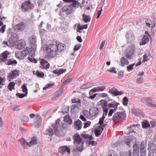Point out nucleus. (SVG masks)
Returning <instances> with one entry per match:
<instances>
[{
    "label": "nucleus",
    "instance_id": "58836bf2",
    "mask_svg": "<svg viewBox=\"0 0 156 156\" xmlns=\"http://www.w3.org/2000/svg\"><path fill=\"white\" fill-rule=\"evenodd\" d=\"M142 126L143 128L146 129L150 127V125L149 122L147 120H144L142 122Z\"/></svg>",
    "mask_w": 156,
    "mask_h": 156
},
{
    "label": "nucleus",
    "instance_id": "ddd939ff",
    "mask_svg": "<svg viewBox=\"0 0 156 156\" xmlns=\"http://www.w3.org/2000/svg\"><path fill=\"white\" fill-rule=\"evenodd\" d=\"M56 44H49L48 47H46L45 48V51H48L49 50L53 51H55V54H57V43L55 42Z\"/></svg>",
    "mask_w": 156,
    "mask_h": 156
},
{
    "label": "nucleus",
    "instance_id": "7c9ffc66",
    "mask_svg": "<svg viewBox=\"0 0 156 156\" xmlns=\"http://www.w3.org/2000/svg\"><path fill=\"white\" fill-rule=\"evenodd\" d=\"M37 139L36 137L34 136L32 137L30 141L29 142L30 147L32 146L37 144Z\"/></svg>",
    "mask_w": 156,
    "mask_h": 156
},
{
    "label": "nucleus",
    "instance_id": "3c124183",
    "mask_svg": "<svg viewBox=\"0 0 156 156\" xmlns=\"http://www.w3.org/2000/svg\"><path fill=\"white\" fill-rule=\"evenodd\" d=\"M36 75L37 76L43 78L44 76V74L43 73L39 71L38 70H37L36 73Z\"/></svg>",
    "mask_w": 156,
    "mask_h": 156
},
{
    "label": "nucleus",
    "instance_id": "4d7b16f0",
    "mask_svg": "<svg viewBox=\"0 0 156 156\" xmlns=\"http://www.w3.org/2000/svg\"><path fill=\"white\" fill-rule=\"evenodd\" d=\"M56 55V54H55V51L50 50L48 52V56L50 58H51L54 56V55Z\"/></svg>",
    "mask_w": 156,
    "mask_h": 156
},
{
    "label": "nucleus",
    "instance_id": "6e6d98bb",
    "mask_svg": "<svg viewBox=\"0 0 156 156\" xmlns=\"http://www.w3.org/2000/svg\"><path fill=\"white\" fill-rule=\"evenodd\" d=\"M140 156H146L147 155V149L144 150H140Z\"/></svg>",
    "mask_w": 156,
    "mask_h": 156
},
{
    "label": "nucleus",
    "instance_id": "423d86ee",
    "mask_svg": "<svg viewBox=\"0 0 156 156\" xmlns=\"http://www.w3.org/2000/svg\"><path fill=\"white\" fill-rule=\"evenodd\" d=\"M31 3L30 0H27L22 3L21 5V8L23 12H27L31 9Z\"/></svg>",
    "mask_w": 156,
    "mask_h": 156
},
{
    "label": "nucleus",
    "instance_id": "864d4df0",
    "mask_svg": "<svg viewBox=\"0 0 156 156\" xmlns=\"http://www.w3.org/2000/svg\"><path fill=\"white\" fill-rule=\"evenodd\" d=\"M146 104L148 107H156V104H153L152 103L148 102H146Z\"/></svg>",
    "mask_w": 156,
    "mask_h": 156
},
{
    "label": "nucleus",
    "instance_id": "c85d7f7f",
    "mask_svg": "<svg viewBox=\"0 0 156 156\" xmlns=\"http://www.w3.org/2000/svg\"><path fill=\"white\" fill-rule=\"evenodd\" d=\"M107 100H101L98 102V105L101 106L103 109L107 108L108 106Z\"/></svg>",
    "mask_w": 156,
    "mask_h": 156
},
{
    "label": "nucleus",
    "instance_id": "dca6fc26",
    "mask_svg": "<svg viewBox=\"0 0 156 156\" xmlns=\"http://www.w3.org/2000/svg\"><path fill=\"white\" fill-rule=\"evenodd\" d=\"M37 39L35 36L33 35L31 36L30 38V47L34 48H37V44H36Z\"/></svg>",
    "mask_w": 156,
    "mask_h": 156
},
{
    "label": "nucleus",
    "instance_id": "0eeeda50",
    "mask_svg": "<svg viewBox=\"0 0 156 156\" xmlns=\"http://www.w3.org/2000/svg\"><path fill=\"white\" fill-rule=\"evenodd\" d=\"M62 12L65 13L67 16L71 14L73 11V8L69 5H67L64 6L62 8Z\"/></svg>",
    "mask_w": 156,
    "mask_h": 156
},
{
    "label": "nucleus",
    "instance_id": "4be33fe9",
    "mask_svg": "<svg viewBox=\"0 0 156 156\" xmlns=\"http://www.w3.org/2000/svg\"><path fill=\"white\" fill-rule=\"evenodd\" d=\"M28 49L29 48L26 47L23 50H22L20 55V56L18 57V58L20 59H22L24 58L29 53Z\"/></svg>",
    "mask_w": 156,
    "mask_h": 156
},
{
    "label": "nucleus",
    "instance_id": "603ef678",
    "mask_svg": "<svg viewBox=\"0 0 156 156\" xmlns=\"http://www.w3.org/2000/svg\"><path fill=\"white\" fill-rule=\"evenodd\" d=\"M128 99L126 97H124L122 100L123 105L125 106H126L128 104Z\"/></svg>",
    "mask_w": 156,
    "mask_h": 156
},
{
    "label": "nucleus",
    "instance_id": "cd10ccee",
    "mask_svg": "<svg viewBox=\"0 0 156 156\" xmlns=\"http://www.w3.org/2000/svg\"><path fill=\"white\" fill-rule=\"evenodd\" d=\"M119 105V103L114 101L112 102L109 103L108 105V106L107 108L109 109L110 108H114V109H115V110H116L117 106Z\"/></svg>",
    "mask_w": 156,
    "mask_h": 156
},
{
    "label": "nucleus",
    "instance_id": "9d476101",
    "mask_svg": "<svg viewBox=\"0 0 156 156\" xmlns=\"http://www.w3.org/2000/svg\"><path fill=\"white\" fill-rule=\"evenodd\" d=\"M144 22L146 26L148 28H154L156 25L155 21L152 20L149 18L145 19H144Z\"/></svg>",
    "mask_w": 156,
    "mask_h": 156
},
{
    "label": "nucleus",
    "instance_id": "680f3d73",
    "mask_svg": "<svg viewBox=\"0 0 156 156\" xmlns=\"http://www.w3.org/2000/svg\"><path fill=\"white\" fill-rule=\"evenodd\" d=\"M101 133V132L100 131V130L98 129H96L95 130L94 133L95 136L96 137L99 136Z\"/></svg>",
    "mask_w": 156,
    "mask_h": 156
},
{
    "label": "nucleus",
    "instance_id": "f03ea898",
    "mask_svg": "<svg viewBox=\"0 0 156 156\" xmlns=\"http://www.w3.org/2000/svg\"><path fill=\"white\" fill-rule=\"evenodd\" d=\"M74 143L77 144L76 148L78 151L81 152L83 149V145L84 141L80 135L77 133L75 134L73 136Z\"/></svg>",
    "mask_w": 156,
    "mask_h": 156
},
{
    "label": "nucleus",
    "instance_id": "6ab92c4d",
    "mask_svg": "<svg viewBox=\"0 0 156 156\" xmlns=\"http://www.w3.org/2000/svg\"><path fill=\"white\" fill-rule=\"evenodd\" d=\"M148 150H150L151 154L156 153V146L154 143H150L148 144ZM150 154V153H149L148 154Z\"/></svg>",
    "mask_w": 156,
    "mask_h": 156
},
{
    "label": "nucleus",
    "instance_id": "aec40b11",
    "mask_svg": "<svg viewBox=\"0 0 156 156\" xmlns=\"http://www.w3.org/2000/svg\"><path fill=\"white\" fill-rule=\"evenodd\" d=\"M19 141L24 149L28 148L27 147H30L29 143L24 138H22L19 140Z\"/></svg>",
    "mask_w": 156,
    "mask_h": 156
},
{
    "label": "nucleus",
    "instance_id": "e2e57ef3",
    "mask_svg": "<svg viewBox=\"0 0 156 156\" xmlns=\"http://www.w3.org/2000/svg\"><path fill=\"white\" fill-rule=\"evenodd\" d=\"M107 71L109 72L110 73H117L114 67H111L110 69H108Z\"/></svg>",
    "mask_w": 156,
    "mask_h": 156
},
{
    "label": "nucleus",
    "instance_id": "f257e3e1",
    "mask_svg": "<svg viewBox=\"0 0 156 156\" xmlns=\"http://www.w3.org/2000/svg\"><path fill=\"white\" fill-rule=\"evenodd\" d=\"M60 119H58L56 121L55 124H53L52 125L55 134L58 136H62L63 135L61 128L65 129L70 125L64 121L61 122L60 124Z\"/></svg>",
    "mask_w": 156,
    "mask_h": 156
},
{
    "label": "nucleus",
    "instance_id": "b1692460",
    "mask_svg": "<svg viewBox=\"0 0 156 156\" xmlns=\"http://www.w3.org/2000/svg\"><path fill=\"white\" fill-rule=\"evenodd\" d=\"M25 45V41L23 40H21L18 41L16 46L17 48L21 49L23 48Z\"/></svg>",
    "mask_w": 156,
    "mask_h": 156
},
{
    "label": "nucleus",
    "instance_id": "c756f323",
    "mask_svg": "<svg viewBox=\"0 0 156 156\" xmlns=\"http://www.w3.org/2000/svg\"><path fill=\"white\" fill-rule=\"evenodd\" d=\"M149 40V37L148 36L146 35H144L141 42L140 43V45H143L146 44L148 42Z\"/></svg>",
    "mask_w": 156,
    "mask_h": 156
},
{
    "label": "nucleus",
    "instance_id": "a878e982",
    "mask_svg": "<svg viewBox=\"0 0 156 156\" xmlns=\"http://www.w3.org/2000/svg\"><path fill=\"white\" fill-rule=\"evenodd\" d=\"M82 126V122L79 119L75 121L74 123V127L77 130H80L81 129Z\"/></svg>",
    "mask_w": 156,
    "mask_h": 156
},
{
    "label": "nucleus",
    "instance_id": "49530a36",
    "mask_svg": "<svg viewBox=\"0 0 156 156\" xmlns=\"http://www.w3.org/2000/svg\"><path fill=\"white\" fill-rule=\"evenodd\" d=\"M92 83H88L85 84L81 86L80 87L81 89H85L88 88L92 86Z\"/></svg>",
    "mask_w": 156,
    "mask_h": 156
},
{
    "label": "nucleus",
    "instance_id": "69168bd1",
    "mask_svg": "<svg viewBox=\"0 0 156 156\" xmlns=\"http://www.w3.org/2000/svg\"><path fill=\"white\" fill-rule=\"evenodd\" d=\"M73 103H78L79 105H80V102H81L80 100L79 99H74L72 101Z\"/></svg>",
    "mask_w": 156,
    "mask_h": 156
},
{
    "label": "nucleus",
    "instance_id": "a19ab883",
    "mask_svg": "<svg viewBox=\"0 0 156 156\" xmlns=\"http://www.w3.org/2000/svg\"><path fill=\"white\" fill-rule=\"evenodd\" d=\"M63 121L66 122V123H68L69 124H72V120L71 119L69 115H67L65 116Z\"/></svg>",
    "mask_w": 156,
    "mask_h": 156
},
{
    "label": "nucleus",
    "instance_id": "412c9836",
    "mask_svg": "<svg viewBox=\"0 0 156 156\" xmlns=\"http://www.w3.org/2000/svg\"><path fill=\"white\" fill-rule=\"evenodd\" d=\"M59 151L62 153V154L67 152L68 154L70 153V148L66 146H63L59 148Z\"/></svg>",
    "mask_w": 156,
    "mask_h": 156
},
{
    "label": "nucleus",
    "instance_id": "f704fd0d",
    "mask_svg": "<svg viewBox=\"0 0 156 156\" xmlns=\"http://www.w3.org/2000/svg\"><path fill=\"white\" fill-rule=\"evenodd\" d=\"M147 141L146 140H143L140 143V150L147 149Z\"/></svg>",
    "mask_w": 156,
    "mask_h": 156
},
{
    "label": "nucleus",
    "instance_id": "13d9d810",
    "mask_svg": "<svg viewBox=\"0 0 156 156\" xmlns=\"http://www.w3.org/2000/svg\"><path fill=\"white\" fill-rule=\"evenodd\" d=\"M135 65V63H134L133 64L129 65L128 66H127L126 67L127 70L129 71L132 70L133 69V66Z\"/></svg>",
    "mask_w": 156,
    "mask_h": 156
},
{
    "label": "nucleus",
    "instance_id": "4468645a",
    "mask_svg": "<svg viewBox=\"0 0 156 156\" xmlns=\"http://www.w3.org/2000/svg\"><path fill=\"white\" fill-rule=\"evenodd\" d=\"M9 54V52L7 51L3 52L0 55V62H5L7 60L8 55Z\"/></svg>",
    "mask_w": 156,
    "mask_h": 156
},
{
    "label": "nucleus",
    "instance_id": "20e7f679",
    "mask_svg": "<svg viewBox=\"0 0 156 156\" xmlns=\"http://www.w3.org/2000/svg\"><path fill=\"white\" fill-rule=\"evenodd\" d=\"M126 117L125 111L118 112L114 114L112 120L114 122H119L124 119Z\"/></svg>",
    "mask_w": 156,
    "mask_h": 156
},
{
    "label": "nucleus",
    "instance_id": "1a4fd4ad",
    "mask_svg": "<svg viewBox=\"0 0 156 156\" xmlns=\"http://www.w3.org/2000/svg\"><path fill=\"white\" fill-rule=\"evenodd\" d=\"M19 70L17 69L12 70L9 73V76L7 77L9 79L8 80L9 81H11L12 80L19 76Z\"/></svg>",
    "mask_w": 156,
    "mask_h": 156
},
{
    "label": "nucleus",
    "instance_id": "e433bc0d",
    "mask_svg": "<svg viewBox=\"0 0 156 156\" xmlns=\"http://www.w3.org/2000/svg\"><path fill=\"white\" fill-rule=\"evenodd\" d=\"M136 127V126L133 124L128 127L127 129L128 131V133H127V134H128L132 133H135V132L134 131V129H135Z\"/></svg>",
    "mask_w": 156,
    "mask_h": 156
},
{
    "label": "nucleus",
    "instance_id": "f8f14e48",
    "mask_svg": "<svg viewBox=\"0 0 156 156\" xmlns=\"http://www.w3.org/2000/svg\"><path fill=\"white\" fill-rule=\"evenodd\" d=\"M40 62V68L42 69H48L50 67V64L48 62L43 58L39 59Z\"/></svg>",
    "mask_w": 156,
    "mask_h": 156
},
{
    "label": "nucleus",
    "instance_id": "5fc2aeb1",
    "mask_svg": "<svg viewBox=\"0 0 156 156\" xmlns=\"http://www.w3.org/2000/svg\"><path fill=\"white\" fill-rule=\"evenodd\" d=\"M105 118V117L104 115L101 118L99 119V121L98 123V125H99L100 126H102L103 124Z\"/></svg>",
    "mask_w": 156,
    "mask_h": 156
},
{
    "label": "nucleus",
    "instance_id": "052dcab7",
    "mask_svg": "<svg viewBox=\"0 0 156 156\" xmlns=\"http://www.w3.org/2000/svg\"><path fill=\"white\" fill-rule=\"evenodd\" d=\"M141 101L143 102H144L145 101L147 102V101L149 100L152 101V99L151 98L149 97H144L141 100Z\"/></svg>",
    "mask_w": 156,
    "mask_h": 156
},
{
    "label": "nucleus",
    "instance_id": "bb28decb",
    "mask_svg": "<svg viewBox=\"0 0 156 156\" xmlns=\"http://www.w3.org/2000/svg\"><path fill=\"white\" fill-rule=\"evenodd\" d=\"M132 113L134 114L135 115L139 116H141L142 117H143L145 116L144 113L142 112L141 110L138 108L133 109L132 110Z\"/></svg>",
    "mask_w": 156,
    "mask_h": 156
},
{
    "label": "nucleus",
    "instance_id": "39448f33",
    "mask_svg": "<svg viewBox=\"0 0 156 156\" xmlns=\"http://www.w3.org/2000/svg\"><path fill=\"white\" fill-rule=\"evenodd\" d=\"M10 34L11 36L8 40V43H9V47H13L18 41L19 37L17 34L12 31H11Z\"/></svg>",
    "mask_w": 156,
    "mask_h": 156
},
{
    "label": "nucleus",
    "instance_id": "338daca9",
    "mask_svg": "<svg viewBox=\"0 0 156 156\" xmlns=\"http://www.w3.org/2000/svg\"><path fill=\"white\" fill-rule=\"evenodd\" d=\"M5 79L0 76V85H4L5 84Z\"/></svg>",
    "mask_w": 156,
    "mask_h": 156
},
{
    "label": "nucleus",
    "instance_id": "a211bd4d",
    "mask_svg": "<svg viewBox=\"0 0 156 156\" xmlns=\"http://www.w3.org/2000/svg\"><path fill=\"white\" fill-rule=\"evenodd\" d=\"M109 92L112 94L113 96L121 95L123 93L122 91H119L115 87H113L111 90H110Z\"/></svg>",
    "mask_w": 156,
    "mask_h": 156
},
{
    "label": "nucleus",
    "instance_id": "9b49d317",
    "mask_svg": "<svg viewBox=\"0 0 156 156\" xmlns=\"http://www.w3.org/2000/svg\"><path fill=\"white\" fill-rule=\"evenodd\" d=\"M21 88L22 89L23 92L25 93V94H20L19 93H17L16 94V96H17L20 98H22L25 97H26L28 93L27 89L26 86V84L24 83L21 87Z\"/></svg>",
    "mask_w": 156,
    "mask_h": 156
},
{
    "label": "nucleus",
    "instance_id": "79ce46f5",
    "mask_svg": "<svg viewBox=\"0 0 156 156\" xmlns=\"http://www.w3.org/2000/svg\"><path fill=\"white\" fill-rule=\"evenodd\" d=\"M15 83L13 82H10L7 88L10 90L11 91L12 89H15L14 87L15 85Z\"/></svg>",
    "mask_w": 156,
    "mask_h": 156
},
{
    "label": "nucleus",
    "instance_id": "de8ad7c7",
    "mask_svg": "<svg viewBox=\"0 0 156 156\" xmlns=\"http://www.w3.org/2000/svg\"><path fill=\"white\" fill-rule=\"evenodd\" d=\"M133 153H134V151H135V153H138L140 150V147L137 144H135L133 146Z\"/></svg>",
    "mask_w": 156,
    "mask_h": 156
},
{
    "label": "nucleus",
    "instance_id": "c9c22d12",
    "mask_svg": "<svg viewBox=\"0 0 156 156\" xmlns=\"http://www.w3.org/2000/svg\"><path fill=\"white\" fill-rule=\"evenodd\" d=\"M44 134L45 135H48L49 136H52L54 134L52 129L49 128L45 130Z\"/></svg>",
    "mask_w": 156,
    "mask_h": 156
},
{
    "label": "nucleus",
    "instance_id": "c03bdc74",
    "mask_svg": "<svg viewBox=\"0 0 156 156\" xmlns=\"http://www.w3.org/2000/svg\"><path fill=\"white\" fill-rule=\"evenodd\" d=\"M63 88H60V90L58 91H57L54 94V97H58L59 95H62L63 92Z\"/></svg>",
    "mask_w": 156,
    "mask_h": 156
},
{
    "label": "nucleus",
    "instance_id": "0e129e2a",
    "mask_svg": "<svg viewBox=\"0 0 156 156\" xmlns=\"http://www.w3.org/2000/svg\"><path fill=\"white\" fill-rule=\"evenodd\" d=\"M87 143H88L89 144L93 146H95L96 145L97 143L95 141L92 140L91 141H90L87 140L86 141Z\"/></svg>",
    "mask_w": 156,
    "mask_h": 156
},
{
    "label": "nucleus",
    "instance_id": "a18cd8bd",
    "mask_svg": "<svg viewBox=\"0 0 156 156\" xmlns=\"http://www.w3.org/2000/svg\"><path fill=\"white\" fill-rule=\"evenodd\" d=\"M80 107H78L77 106L74 105H72L71 107V111L72 113H76L79 110Z\"/></svg>",
    "mask_w": 156,
    "mask_h": 156
},
{
    "label": "nucleus",
    "instance_id": "473e14b6",
    "mask_svg": "<svg viewBox=\"0 0 156 156\" xmlns=\"http://www.w3.org/2000/svg\"><path fill=\"white\" fill-rule=\"evenodd\" d=\"M36 50V48H35L33 47H30L28 49L29 56L32 57H34L35 55V52Z\"/></svg>",
    "mask_w": 156,
    "mask_h": 156
},
{
    "label": "nucleus",
    "instance_id": "2f4dec72",
    "mask_svg": "<svg viewBox=\"0 0 156 156\" xmlns=\"http://www.w3.org/2000/svg\"><path fill=\"white\" fill-rule=\"evenodd\" d=\"M5 63L6 65L9 66L13 64L16 65L17 64V62L16 60L12 59H7Z\"/></svg>",
    "mask_w": 156,
    "mask_h": 156
},
{
    "label": "nucleus",
    "instance_id": "6e6552de",
    "mask_svg": "<svg viewBox=\"0 0 156 156\" xmlns=\"http://www.w3.org/2000/svg\"><path fill=\"white\" fill-rule=\"evenodd\" d=\"M26 24L23 22L14 26L13 28L14 30L18 32L23 31L26 28Z\"/></svg>",
    "mask_w": 156,
    "mask_h": 156
},
{
    "label": "nucleus",
    "instance_id": "72a5a7b5",
    "mask_svg": "<svg viewBox=\"0 0 156 156\" xmlns=\"http://www.w3.org/2000/svg\"><path fill=\"white\" fill-rule=\"evenodd\" d=\"M121 66L124 67L125 65H128L129 64L128 60L124 57H122L120 58Z\"/></svg>",
    "mask_w": 156,
    "mask_h": 156
},
{
    "label": "nucleus",
    "instance_id": "37998d69",
    "mask_svg": "<svg viewBox=\"0 0 156 156\" xmlns=\"http://www.w3.org/2000/svg\"><path fill=\"white\" fill-rule=\"evenodd\" d=\"M82 16L83 20L85 23H87L89 22L90 21L91 18L90 17V16L86 15L84 13H83L82 15Z\"/></svg>",
    "mask_w": 156,
    "mask_h": 156
},
{
    "label": "nucleus",
    "instance_id": "7ed1b4c3",
    "mask_svg": "<svg viewBox=\"0 0 156 156\" xmlns=\"http://www.w3.org/2000/svg\"><path fill=\"white\" fill-rule=\"evenodd\" d=\"M136 48L134 45L131 44L125 50L124 54L127 59H131L135 52Z\"/></svg>",
    "mask_w": 156,
    "mask_h": 156
},
{
    "label": "nucleus",
    "instance_id": "f3484780",
    "mask_svg": "<svg viewBox=\"0 0 156 156\" xmlns=\"http://www.w3.org/2000/svg\"><path fill=\"white\" fill-rule=\"evenodd\" d=\"M41 118L40 115H37L35 119V122L34 123V126L37 128H39L41 124Z\"/></svg>",
    "mask_w": 156,
    "mask_h": 156
},
{
    "label": "nucleus",
    "instance_id": "4c0bfd02",
    "mask_svg": "<svg viewBox=\"0 0 156 156\" xmlns=\"http://www.w3.org/2000/svg\"><path fill=\"white\" fill-rule=\"evenodd\" d=\"M65 45L62 43H60L57 45V51L61 52L65 48Z\"/></svg>",
    "mask_w": 156,
    "mask_h": 156
},
{
    "label": "nucleus",
    "instance_id": "393cba45",
    "mask_svg": "<svg viewBox=\"0 0 156 156\" xmlns=\"http://www.w3.org/2000/svg\"><path fill=\"white\" fill-rule=\"evenodd\" d=\"M98 112L99 109L98 108L93 107L90 109L89 113L92 116L96 117L98 115Z\"/></svg>",
    "mask_w": 156,
    "mask_h": 156
},
{
    "label": "nucleus",
    "instance_id": "2eb2a0df",
    "mask_svg": "<svg viewBox=\"0 0 156 156\" xmlns=\"http://www.w3.org/2000/svg\"><path fill=\"white\" fill-rule=\"evenodd\" d=\"M126 37L128 43H131L134 40V35L133 32L131 31H129L126 33Z\"/></svg>",
    "mask_w": 156,
    "mask_h": 156
},
{
    "label": "nucleus",
    "instance_id": "ea45409f",
    "mask_svg": "<svg viewBox=\"0 0 156 156\" xmlns=\"http://www.w3.org/2000/svg\"><path fill=\"white\" fill-rule=\"evenodd\" d=\"M65 2L69 3L71 4L70 5L71 6L73 7H76V0H62Z\"/></svg>",
    "mask_w": 156,
    "mask_h": 156
},
{
    "label": "nucleus",
    "instance_id": "8fccbe9b",
    "mask_svg": "<svg viewBox=\"0 0 156 156\" xmlns=\"http://www.w3.org/2000/svg\"><path fill=\"white\" fill-rule=\"evenodd\" d=\"M73 78H68L66 79L63 83L61 87V88H63L65 85H67L68 83L70 82Z\"/></svg>",
    "mask_w": 156,
    "mask_h": 156
},
{
    "label": "nucleus",
    "instance_id": "09e8293b",
    "mask_svg": "<svg viewBox=\"0 0 156 156\" xmlns=\"http://www.w3.org/2000/svg\"><path fill=\"white\" fill-rule=\"evenodd\" d=\"M100 95L101 97H102L103 98H106L105 99L107 100L108 102L112 101V99H110L108 97L107 94L105 93H102V94H100Z\"/></svg>",
    "mask_w": 156,
    "mask_h": 156
},
{
    "label": "nucleus",
    "instance_id": "5701e85b",
    "mask_svg": "<svg viewBox=\"0 0 156 156\" xmlns=\"http://www.w3.org/2000/svg\"><path fill=\"white\" fill-rule=\"evenodd\" d=\"M132 139L131 136H125L124 138V141L128 146L131 147L132 145V143L133 144V142H132Z\"/></svg>",
    "mask_w": 156,
    "mask_h": 156
},
{
    "label": "nucleus",
    "instance_id": "774afa93",
    "mask_svg": "<svg viewBox=\"0 0 156 156\" xmlns=\"http://www.w3.org/2000/svg\"><path fill=\"white\" fill-rule=\"evenodd\" d=\"M83 114L85 116L87 117L90 114L89 112L87 110H84L83 111Z\"/></svg>",
    "mask_w": 156,
    "mask_h": 156
},
{
    "label": "nucleus",
    "instance_id": "bf43d9fd",
    "mask_svg": "<svg viewBox=\"0 0 156 156\" xmlns=\"http://www.w3.org/2000/svg\"><path fill=\"white\" fill-rule=\"evenodd\" d=\"M22 120L24 122H27L29 120V118L26 116H23L22 118Z\"/></svg>",
    "mask_w": 156,
    "mask_h": 156
}]
</instances>
